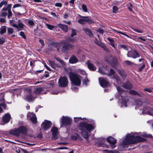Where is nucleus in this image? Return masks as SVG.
<instances>
[{
	"label": "nucleus",
	"mask_w": 153,
	"mask_h": 153,
	"mask_svg": "<svg viewBox=\"0 0 153 153\" xmlns=\"http://www.w3.org/2000/svg\"><path fill=\"white\" fill-rule=\"evenodd\" d=\"M140 133V132H135L134 133H131L126 134L125 139L123 140L122 144V146H125L128 145L145 141V139L139 136Z\"/></svg>",
	"instance_id": "obj_1"
},
{
	"label": "nucleus",
	"mask_w": 153,
	"mask_h": 153,
	"mask_svg": "<svg viewBox=\"0 0 153 153\" xmlns=\"http://www.w3.org/2000/svg\"><path fill=\"white\" fill-rule=\"evenodd\" d=\"M77 128L81 131V134L82 137L86 139L89 137V133L94 129L92 125L83 122L79 123Z\"/></svg>",
	"instance_id": "obj_2"
},
{
	"label": "nucleus",
	"mask_w": 153,
	"mask_h": 153,
	"mask_svg": "<svg viewBox=\"0 0 153 153\" xmlns=\"http://www.w3.org/2000/svg\"><path fill=\"white\" fill-rule=\"evenodd\" d=\"M28 131L27 128L23 126H21L17 128H15L11 130L9 132V133L12 135L19 136L21 133L26 134Z\"/></svg>",
	"instance_id": "obj_3"
},
{
	"label": "nucleus",
	"mask_w": 153,
	"mask_h": 153,
	"mask_svg": "<svg viewBox=\"0 0 153 153\" xmlns=\"http://www.w3.org/2000/svg\"><path fill=\"white\" fill-rule=\"evenodd\" d=\"M69 76L72 82L76 86L79 85L81 84V77L77 73L70 72L69 74Z\"/></svg>",
	"instance_id": "obj_4"
},
{
	"label": "nucleus",
	"mask_w": 153,
	"mask_h": 153,
	"mask_svg": "<svg viewBox=\"0 0 153 153\" xmlns=\"http://www.w3.org/2000/svg\"><path fill=\"white\" fill-rule=\"evenodd\" d=\"M105 59L108 63L111 64L113 67H114L117 64V58L110 54L107 55L106 57L105 58Z\"/></svg>",
	"instance_id": "obj_5"
},
{
	"label": "nucleus",
	"mask_w": 153,
	"mask_h": 153,
	"mask_svg": "<svg viewBox=\"0 0 153 153\" xmlns=\"http://www.w3.org/2000/svg\"><path fill=\"white\" fill-rule=\"evenodd\" d=\"M60 121L63 125H68L71 124L72 119L68 117L62 116Z\"/></svg>",
	"instance_id": "obj_6"
},
{
	"label": "nucleus",
	"mask_w": 153,
	"mask_h": 153,
	"mask_svg": "<svg viewBox=\"0 0 153 153\" xmlns=\"http://www.w3.org/2000/svg\"><path fill=\"white\" fill-rule=\"evenodd\" d=\"M127 55L128 57L132 58L134 59L139 58L140 57L139 54L134 50L128 51Z\"/></svg>",
	"instance_id": "obj_7"
},
{
	"label": "nucleus",
	"mask_w": 153,
	"mask_h": 153,
	"mask_svg": "<svg viewBox=\"0 0 153 153\" xmlns=\"http://www.w3.org/2000/svg\"><path fill=\"white\" fill-rule=\"evenodd\" d=\"M68 83V80L66 77L62 76L59 78L58 84L60 87H65L67 85Z\"/></svg>",
	"instance_id": "obj_8"
},
{
	"label": "nucleus",
	"mask_w": 153,
	"mask_h": 153,
	"mask_svg": "<svg viewBox=\"0 0 153 153\" xmlns=\"http://www.w3.org/2000/svg\"><path fill=\"white\" fill-rule=\"evenodd\" d=\"M140 112L139 113L140 114H144L147 113L149 115L153 116V108L149 107H146L143 110L140 109Z\"/></svg>",
	"instance_id": "obj_9"
},
{
	"label": "nucleus",
	"mask_w": 153,
	"mask_h": 153,
	"mask_svg": "<svg viewBox=\"0 0 153 153\" xmlns=\"http://www.w3.org/2000/svg\"><path fill=\"white\" fill-rule=\"evenodd\" d=\"M108 76H112V77H111L113 79H115L118 83H119L120 81L119 80V78L116 74L114 71L113 69H110L109 74H108Z\"/></svg>",
	"instance_id": "obj_10"
},
{
	"label": "nucleus",
	"mask_w": 153,
	"mask_h": 153,
	"mask_svg": "<svg viewBox=\"0 0 153 153\" xmlns=\"http://www.w3.org/2000/svg\"><path fill=\"white\" fill-rule=\"evenodd\" d=\"M121 98H119L120 100L119 102V105L120 107H123L124 106L125 107H127V103L128 100H127L125 97L122 96L120 97Z\"/></svg>",
	"instance_id": "obj_11"
},
{
	"label": "nucleus",
	"mask_w": 153,
	"mask_h": 153,
	"mask_svg": "<svg viewBox=\"0 0 153 153\" xmlns=\"http://www.w3.org/2000/svg\"><path fill=\"white\" fill-rule=\"evenodd\" d=\"M74 46L69 43H66L64 44L62 46V50L64 52H67L68 51L73 48Z\"/></svg>",
	"instance_id": "obj_12"
},
{
	"label": "nucleus",
	"mask_w": 153,
	"mask_h": 153,
	"mask_svg": "<svg viewBox=\"0 0 153 153\" xmlns=\"http://www.w3.org/2000/svg\"><path fill=\"white\" fill-rule=\"evenodd\" d=\"M99 79V83L102 87L104 88L108 86V82L106 79L100 77Z\"/></svg>",
	"instance_id": "obj_13"
},
{
	"label": "nucleus",
	"mask_w": 153,
	"mask_h": 153,
	"mask_svg": "<svg viewBox=\"0 0 153 153\" xmlns=\"http://www.w3.org/2000/svg\"><path fill=\"white\" fill-rule=\"evenodd\" d=\"M52 125V123L50 121L45 120L42 124V127L45 130L50 128Z\"/></svg>",
	"instance_id": "obj_14"
},
{
	"label": "nucleus",
	"mask_w": 153,
	"mask_h": 153,
	"mask_svg": "<svg viewBox=\"0 0 153 153\" xmlns=\"http://www.w3.org/2000/svg\"><path fill=\"white\" fill-rule=\"evenodd\" d=\"M27 117H30L31 121L34 123L37 122V118L35 115L33 113H28L27 115Z\"/></svg>",
	"instance_id": "obj_15"
},
{
	"label": "nucleus",
	"mask_w": 153,
	"mask_h": 153,
	"mask_svg": "<svg viewBox=\"0 0 153 153\" xmlns=\"http://www.w3.org/2000/svg\"><path fill=\"white\" fill-rule=\"evenodd\" d=\"M52 133V137L54 139L57 138V134H58V129L55 127H53L51 130Z\"/></svg>",
	"instance_id": "obj_16"
},
{
	"label": "nucleus",
	"mask_w": 153,
	"mask_h": 153,
	"mask_svg": "<svg viewBox=\"0 0 153 153\" xmlns=\"http://www.w3.org/2000/svg\"><path fill=\"white\" fill-rule=\"evenodd\" d=\"M10 118V114L8 113L6 114L2 117V121L5 123H8L9 122Z\"/></svg>",
	"instance_id": "obj_17"
},
{
	"label": "nucleus",
	"mask_w": 153,
	"mask_h": 153,
	"mask_svg": "<svg viewBox=\"0 0 153 153\" xmlns=\"http://www.w3.org/2000/svg\"><path fill=\"white\" fill-rule=\"evenodd\" d=\"M86 64L87 65L89 69L92 71H95L96 70L95 66L90 61H87Z\"/></svg>",
	"instance_id": "obj_18"
},
{
	"label": "nucleus",
	"mask_w": 153,
	"mask_h": 153,
	"mask_svg": "<svg viewBox=\"0 0 153 153\" xmlns=\"http://www.w3.org/2000/svg\"><path fill=\"white\" fill-rule=\"evenodd\" d=\"M78 62V60L76 57L74 55H72L69 59V62L71 64L76 63Z\"/></svg>",
	"instance_id": "obj_19"
},
{
	"label": "nucleus",
	"mask_w": 153,
	"mask_h": 153,
	"mask_svg": "<svg viewBox=\"0 0 153 153\" xmlns=\"http://www.w3.org/2000/svg\"><path fill=\"white\" fill-rule=\"evenodd\" d=\"M24 99L25 100L28 102H31L33 101L34 100V98L32 96L29 94V95L24 97Z\"/></svg>",
	"instance_id": "obj_20"
},
{
	"label": "nucleus",
	"mask_w": 153,
	"mask_h": 153,
	"mask_svg": "<svg viewBox=\"0 0 153 153\" xmlns=\"http://www.w3.org/2000/svg\"><path fill=\"white\" fill-rule=\"evenodd\" d=\"M123 87L128 89H131L132 88V86L131 83L128 81H127L123 85Z\"/></svg>",
	"instance_id": "obj_21"
},
{
	"label": "nucleus",
	"mask_w": 153,
	"mask_h": 153,
	"mask_svg": "<svg viewBox=\"0 0 153 153\" xmlns=\"http://www.w3.org/2000/svg\"><path fill=\"white\" fill-rule=\"evenodd\" d=\"M58 26L65 32H67L68 30V26L66 25L59 24L58 25Z\"/></svg>",
	"instance_id": "obj_22"
},
{
	"label": "nucleus",
	"mask_w": 153,
	"mask_h": 153,
	"mask_svg": "<svg viewBox=\"0 0 153 153\" xmlns=\"http://www.w3.org/2000/svg\"><path fill=\"white\" fill-rule=\"evenodd\" d=\"M107 141L109 143L112 144H115L117 142V140L111 137H109L107 138Z\"/></svg>",
	"instance_id": "obj_23"
},
{
	"label": "nucleus",
	"mask_w": 153,
	"mask_h": 153,
	"mask_svg": "<svg viewBox=\"0 0 153 153\" xmlns=\"http://www.w3.org/2000/svg\"><path fill=\"white\" fill-rule=\"evenodd\" d=\"M83 29V30L87 35L91 37L93 36V34L90 30L87 28H84Z\"/></svg>",
	"instance_id": "obj_24"
},
{
	"label": "nucleus",
	"mask_w": 153,
	"mask_h": 153,
	"mask_svg": "<svg viewBox=\"0 0 153 153\" xmlns=\"http://www.w3.org/2000/svg\"><path fill=\"white\" fill-rule=\"evenodd\" d=\"M129 92L131 95H137L139 97H142L143 95L142 94H140L134 90H130L129 91Z\"/></svg>",
	"instance_id": "obj_25"
},
{
	"label": "nucleus",
	"mask_w": 153,
	"mask_h": 153,
	"mask_svg": "<svg viewBox=\"0 0 153 153\" xmlns=\"http://www.w3.org/2000/svg\"><path fill=\"white\" fill-rule=\"evenodd\" d=\"M117 72L123 79H124L126 78V74L124 70H119L117 71Z\"/></svg>",
	"instance_id": "obj_26"
},
{
	"label": "nucleus",
	"mask_w": 153,
	"mask_h": 153,
	"mask_svg": "<svg viewBox=\"0 0 153 153\" xmlns=\"http://www.w3.org/2000/svg\"><path fill=\"white\" fill-rule=\"evenodd\" d=\"M43 91V88L39 87L35 89L34 92L37 94H41Z\"/></svg>",
	"instance_id": "obj_27"
},
{
	"label": "nucleus",
	"mask_w": 153,
	"mask_h": 153,
	"mask_svg": "<svg viewBox=\"0 0 153 153\" xmlns=\"http://www.w3.org/2000/svg\"><path fill=\"white\" fill-rule=\"evenodd\" d=\"M107 39L108 40L109 42V45H111L114 49H116L115 46L114 42V40L111 38H108Z\"/></svg>",
	"instance_id": "obj_28"
},
{
	"label": "nucleus",
	"mask_w": 153,
	"mask_h": 153,
	"mask_svg": "<svg viewBox=\"0 0 153 153\" xmlns=\"http://www.w3.org/2000/svg\"><path fill=\"white\" fill-rule=\"evenodd\" d=\"M118 47V48L119 49L123 48L126 51H128L129 50V48H130L128 45H119Z\"/></svg>",
	"instance_id": "obj_29"
},
{
	"label": "nucleus",
	"mask_w": 153,
	"mask_h": 153,
	"mask_svg": "<svg viewBox=\"0 0 153 153\" xmlns=\"http://www.w3.org/2000/svg\"><path fill=\"white\" fill-rule=\"evenodd\" d=\"M100 140L101 141L100 142H99V145L100 146H103L104 145L105 143V142L106 141L105 139L102 138H100Z\"/></svg>",
	"instance_id": "obj_30"
},
{
	"label": "nucleus",
	"mask_w": 153,
	"mask_h": 153,
	"mask_svg": "<svg viewBox=\"0 0 153 153\" xmlns=\"http://www.w3.org/2000/svg\"><path fill=\"white\" fill-rule=\"evenodd\" d=\"M6 27L5 26H2L0 28V33L3 34L6 32Z\"/></svg>",
	"instance_id": "obj_31"
},
{
	"label": "nucleus",
	"mask_w": 153,
	"mask_h": 153,
	"mask_svg": "<svg viewBox=\"0 0 153 153\" xmlns=\"http://www.w3.org/2000/svg\"><path fill=\"white\" fill-rule=\"evenodd\" d=\"M48 62L50 64L51 66L53 68H55L57 65L55 63L52 61L49 60Z\"/></svg>",
	"instance_id": "obj_32"
},
{
	"label": "nucleus",
	"mask_w": 153,
	"mask_h": 153,
	"mask_svg": "<svg viewBox=\"0 0 153 153\" xmlns=\"http://www.w3.org/2000/svg\"><path fill=\"white\" fill-rule=\"evenodd\" d=\"M124 63L128 66L132 65H134L133 62L128 60H126L124 61Z\"/></svg>",
	"instance_id": "obj_33"
},
{
	"label": "nucleus",
	"mask_w": 153,
	"mask_h": 153,
	"mask_svg": "<svg viewBox=\"0 0 153 153\" xmlns=\"http://www.w3.org/2000/svg\"><path fill=\"white\" fill-rule=\"evenodd\" d=\"M79 137V135L78 134H76L75 135H73L71 136V138L73 140H77L78 137Z\"/></svg>",
	"instance_id": "obj_34"
},
{
	"label": "nucleus",
	"mask_w": 153,
	"mask_h": 153,
	"mask_svg": "<svg viewBox=\"0 0 153 153\" xmlns=\"http://www.w3.org/2000/svg\"><path fill=\"white\" fill-rule=\"evenodd\" d=\"M55 59H56L57 61L59 62L62 65H65V63L63 61V60H62V59H60L59 58H58L57 57L55 58Z\"/></svg>",
	"instance_id": "obj_35"
},
{
	"label": "nucleus",
	"mask_w": 153,
	"mask_h": 153,
	"mask_svg": "<svg viewBox=\"0 0 153 153\" xmlns=\"http://www.w3.org/2000/svg\"><path fill=\"white\" fill-rule=\"evenodd\" d=\"M84 119L83 118L82 119L81 117H74V121L75 123L78 122L79 120H82Z\"/></svg>",
	"instance_id": "obj_36"
},
{
	"label": "nucleus",
	"mask_w": 153,
	"mask_h": 153,
	"mask_svg": "<svg viewBox=\"0 0 153 153\" xmlns=\"http://www.w3.org/2000/svg\"><path fill=\"white\" fill-rule=\"evenodd\" d=\"M104 68L102 67H100L99 68V71L100 73L102 74L104 73Z\"/></svg>",
	"instance_id": "obj_37"
},
{
	"label": "nucleus",
	"mask_w": 153,
	"mask_h": 153,
	"mask_svg": "<svg viewBox=\"0 0 153 153\" xmlns=\"http://www.w3.org/2000/svg\"><path fill=\"white\" fill-rule=\"evenodd\" d=\"M132 29L134 31H135L137 33H143V30H139L138 28H132Z\"/></svg>",
	"instance_id": "obj_38"
},
{
	"label": "nucleus",
	"mask_w": 153,
	"mask_h": 153,
	"mask_svg": "<svg viewBox=\"0 0 153 153\" xmlns=\"http://www.w3.org/2000/svg\"><path fill=\"white\" fill-rule=\"evenodd\" d=\"M46 26H47V28L49 30H52L53 29L54 27V26L49 25L48 24H46Z\"/></svg>",
	"instance_id": "obj_39"
},
{
	"label": "nucleus",
	"mask_w": 153,
	"mask_h": 153,
	"mask_svg": "<svg viewBox=\"0 0 153 153\" xmlns=\"http://www.w3.org/2000/svg\"><path fill=\"white\" fill-rule=\"evenodd\" d=\"M24 25L23 24V23H20L19 24H18V29H20V30H22V29L23 28Z\"/></svg>",
	"instance_id": "obj_40"
},
{
	"label": "nucleus",
	"mask_w": 153,
	"mask_h": 153,
	"mask_svg": "<svg viewBox=\"0 0 153 153\" xmlns=\"http://www.w3.org/2000/svg\"><path fill=\"white\" fill-rule=\"evenodd\" d=\"M7 31L8 34H12L13 32V29L12 28H8L7 29Z\"/></svg>",
	"instance_id": "obj_41"
},
{
	"label": "nucleus",
	"mask_w": 153,
	"mask_h": 153,
	"mask_svg": "<svg viewBox=\"0 0 153 153\" xmlns=\"http://www.w3.org/2000/svg\"><path fill=\"white\" fill-rule=\"evenodd\" d=\"M114 31L115 33L116 32V33H120V34H122L123 35L125 36H126V37H129V36H128L126 34H125V33H123L121 32L117 31L116 30H114Z\"/></svg>",
	"instance_id": "obj_42"
},
{
	"label": "nucleus",
	"mask_w": 153,
	"mask_h": 153,
	"mask_svg": "<svg viewBox=\"0 0 153 153\" xmlns=\"http://www.w3.org/2000/svg\"><path fill=\"white\" fill-rule=\"evenodd\" d=\"M5 39L4 37H0V44H3L5 42Z\"/></svg>",
	"instance_id": "obj_43"
},
{
	"label": "nucleus",
	"mask_w": 153,
	"mask_h": 153,
	"mask_svg": "<svg viewBox=\"0 0 153 153\" xmlns=\"http://www.w3.org/2000/svg\"><path fill=\"white\" fill-rule=\"evenodd\" d=\"M1 97H0V102H4V99L3 94L2 93L1 94Z\"/></svg>",
	"instance_id": "obj_44"
},
{
	"label": "nucleus",
	"mask_w": 153,
	"mask_h": 153,
	"mask_svg": "<svg viewBox=\"0 0 153 153\" xmlns=\"http://www.w3.org/2000/svg\"><path fill=\"white\" fill-rule=\"evenodd\" d=\"M117 90L119 94H121V93L123 92L124 91L120 87H116Z\"/></svg>",
	"instance_id": "obj_45"
},
{
	"label": "nucleus",
	"mask_w": 153,
	"mask_h": 153,
	"mask_svg": "<svg viewBox=\"0 0 153 153\" xmlns=\"http://www.w3.org/2000/svg\"><path fill=\"white\" fill-rule=\"evenodd\" d=\"M78 22L81 24H84L85 23L84 19H80L78 20Z\"/></svg>",
	"instance_id": "obj_46"
},
{
	"label": "nucleus",
	"mask_w": 153,
	"mask_h": 153,
	"mask_svg": "<svg viewBox=\"0 0 153 153\" xmlns=\"http://www.w3.org/2000/svg\"><path fill=\"white\" fill-rule=\"evenodd\" d=\"M82 8L83 11L85 12H87V9L86 6L85 4H82Z\"/></svg>",
	"instance_id": "obj_47"
},
{
	"label": "nucleus",
	"mask_w": 153,
	"mask_h": 153,
	"mask_svg": "<svg viewBox=\"0 0 153 153\" xmlns=\"http://www.w3.org/2000/svg\"><path fill=\"white\" fill-rule=\"evenodd\" d=\"M71 88V89L74 91H78V88L74 85H72Z\"/></svg>",
	"instance_id": "obj_48"
},
{
	"label": "nucleus",
	"mask_w": 153,
	"mask_h": 153,
	"mask_svg": "<svg viewBox=\"0 0 153 153\" xmlns=\"http://www.w3.org/2000/svg\"><path fill=\"white\" fill-rule=\"evenodd\" d=\"M8 18L9 19H10V17H11L12 16V12L11 11V10H9L8 11Z\"/></svg>",
	"instance_id": "obj_49"
},
{
	"label": "nucleus",
	"mask_w": 153,
	"mask_h": 153,
	"mask_svg": "<svg viewBox=\"0 0 153 153\" xmlns=\"http://www.w3.org/2000/svg\"><path fill=\"white\" fill-rule=\"evenodd\" d=\"M113 12L114 13H117V12L118 9L116 6H114L113 7Z\"/></svg>",
	"instance_id": "obj_50"
},
{
	"label": "nucleus",
	"mask_w": 153,
	"mask_h": 153,
	"mask_svg": "<svg viewBox=\"0 0 153 153\" xmlns=\"http://www.w3.org/2000/svg\"><path fill=\"white\" fill-rule=\"evenodd\" d=\"M20 35L22 36L23 38L24 39H26V37L24 34V33L23 31H21L20 33Z\"/></svg>",
	"instance_id": "obj_51"
},
{
	"label": "nucleus",
	"mask_w": 153,
	"mask_h": 153,
	"mask_svg": "<svg viewBox=\"0 0 153 153\" xmlns=\"http://www.w3.org/2000/svg\"><path fill=\"white\" fill-rule=\"evenodd\" d=\"M55 6L56 7H61L62 6V4L60 3H57L55 4Z\"/></svg>",
	"instance_id": "obj_52"
},
{
	"label": "nucleus",
	"mask_w": 153,
	"mask_h": 153,
	"mask_svg": "<svg viewBox=\"0 0 153 153\" xmlns=\"http://www.w3.org/2000/svg\"><path fill=\"white\" fill-rule=\"evenodd\" d=\"M76 34V32L75 30L74 29L72 30L71 34V37H73Z\"/></svg>",
	"instance_id": "obj_53"
},
{
	"label": "nucleus",
	"mask_w": 153,
	"mask_h": 153,
	"mask_svg": "<svg viewBox=\"0 0 153 153\" xmlns=\"http://www.w3.org/2000/svg\"><path fill=\"white\" fill-rule=\"evenodd\" d=\"M7 15V13L6 12H2L1 15H0L2 17H5Z\"/></svg>",
	"instance_id": "obj_54"
},
{
	"label": "nucleus",
	"mask_w": 153,
	"mask_h": 153,
	"mask_svg": "<svg viewBox=\"0 0 153 153\" xmlns=\"http://www.w3.org/2000/svg\"><path fill=\"white\" fill-rule=\"evenodd\" d=\"M88 82V79L87 78H86L83 81V84L86 85H87V83Z\"/></svg>",
	"instance_id": "obj_55"
},
{
	"label": "nucleus",
	"mask_w": 153,
	"mask_h": 153,
	"mask_svg": "<svg viewBox=\"0 0 153 153\" xmlns=\"http://www.w3.org/2000/svg\"><path fill=\"white\" fill-rule=\"evenodd\" d=\"M78 72L79 73L82 75H84L85 74V71L84 70H79Z\"/></svg>",
	"instance_id": "obj_56"
},
{
	"label": "nucleus",
	"mask_w": 153,
	"mask_h": 153,
	"mask_svg": "<svg viewBox=\"0 0 153 153\" xmlns=\"http://www.w3.org/2000/svg\"><path fill=\"white\" fill-rule=\"evenodd\" d=\"M145 64L144 63H143L141 66L140 68L139 69V70L140 71H142V70L145 67Z\"/></svg>",
	"instance_id": "obj_57"
},
{
	"label": "nucleus",
	"mask_w": 153,
	"mask_h": 153,
	"mask_svg": "<svg viewBox=\"0 0 153 153\" xmlns=\"http://www.w3.org/2000/svg\"><path fill=\"white\" fill-rule=\"evenodd\" d=\"M28 22V23L30 25H33L34 24V22L32 20H29Z\"/></svg>",
	"instance_id": "obj_58"
},
{
	"label": "nucleus",
	"mask_w": 153,
	"mask_h": 153,
	"mask_svg": "<svg viewBox=\"0 0 153 153\" xmlns=\"http://www.w3.org/2000/svg\"><path fill=\"white\" fill-rule=\"evenodd\" d=\"M21 151L24 153H29L26 150L24 149H21L20 150H19V152H21Z\"/></svg>",
	"instance_id": "obj_59"
},
{
	"label": "nucleus",
	"mask_w": 153,
	"mask_h": 153,
	"mask_svg": "<svg viewBox=\"0 0 153 153\" xmlns=\"http://www.w3.org/2000/svg\"><path fill=\"white\" fill-rule=\"evenodd\" d=\"M87 22L88 23L90 24L94 23V22L91 19H89L88 17V18Z\"/></svg>",
	"instance_id": "obj_60"
},
{
	"label": "nucleus",
	"mask_w": 153,
	"mask_h": 153,
	"mask_svg": "<svg viewBox=\"0 0 153 153\" xmlns=\"http://www.w3.org/2000/svg\"><path fill=\"white\" fill-rule=\"evenodd\" d=\"M21 6V5L20 4H16L13 5V8H15L16 7H20Z\"/></svg>",
	"instance_id": "obj_61"
},
{
	"label": "nucleus",
	"mask_w": 153,
	"mask_h": 153,
	"mask_svg": "<svg viewBox=\"0 0 153 153\" xmlns=\"http://www.w3.org/2000/svg\"><path fill=\"white\" fill-rule=\"evenodd\" d=\"M98 45L100 46L102 48H103L105 45V44L101 42H100Z\"/></svg>",
	"instance_id": "obj_62"
},
{
	"label": "nucleus",
	"mask_w": 153,
	"mask_h": 153,
	"mask_svg": "<svg viewBox=\"0 0 153 153\" xmlns=\"http://www.w3.org/2000/svg\"><path fill=\"white\" fill-rule=\"evenodd\" d=\"M39 42L41 43L42 46H43L45 44L44 43V41L42 39H40Z\"/></svg>",
	"instance_id": "obj_63"
},
{
	"label": "nucleus",
	"mask_w": 153,
	"mask_h": 153,
	"mask_svg": "<svg viewBox=\"0 0 153 153\" xmlns=\"http://www.w3.org/2000/svg\"><path fill=\"white\" fill-rule=\"evenodd\" d=\"M142 104V103L141 101H139L137 103V107L140 106H141V105Z\"/></svg>",
	"instance_id": "obj_64"
}]
</instances>
